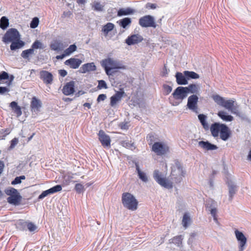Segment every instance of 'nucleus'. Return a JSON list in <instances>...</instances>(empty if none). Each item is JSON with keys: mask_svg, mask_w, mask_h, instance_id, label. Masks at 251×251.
<instances>
[{"mask_svg": "<svg viewBox=\"0 0 251 251\" xmlns=\"http://www.w3.org/2000/svg\"><path fill=\"white\" fill-rule=\"evenodd\" d=\"M198 119L205 131L210 130L211 135L216 139H221L226 141L231 136L230 128L225 124L215 122L209 126L206 121L207 116L203 114L198 115Z\"/></svg>", "mask_w": 251, "mask_h": 251, "instance_id": "nucleus-1", "label": "nucleus"}, {"mask_svg": "<svg viewBox=\"0 0 251 251\" xmlns=\"http://www.w3.org/2000/svg\"><path fill=\"white\" fill-rule=\"evenodd\" d=\"M213 100L218 104L224 107L236 116L241 117V114L239 111V105L232 100H226L218 95L212 96Z\"/></svg>", "mask_w": 251, "mask_h": 251, "instance_id": "nucleus-2", "label": "nucleus"}, {"mask_svg": "<svg viewBox=\"0 0 251 251\" xmlns=\"http://www.w3.org/2000/svg\"><path fill=\"white\" fill-rule=\"evenodd\" d=\"M101 65L104 68L106 74L108 76L112 75L116 72L115 71H112L113 70L125 69V67L120 62L111 58L103 59L101 61Z\"/></svg>", "mask_w": 251, "mask_h": 251, "instance_id": "nucleus-3", "label": "nucleus"}, {"mask_svg": "<svg viewBox=\"0 0 251 251\" xmlns=\"http://www.w3.org/2000/svg\"><path fill=\"white\" fill-rule=\"evenodd\" d=\"M5 194L8 196L7 201L10 204L18 206L22 203V196L18 191L13 187H8L4 190Z\"/></svg>", "mask_w": 251, "mask_h": 251, "instance_id": "nucleus-4", "label": "nucleus"}, {"mask_svg": "<svg viewBox=\"0 0 251 251\" xmlns=\"http://www.w3.org/2000/svg\"><path fill=\"white\" fill-rule=\"evenodd\" d=\"M122 203L125 207L131 211L137 209L138 201L131 194L125 192L122 196Z\"/></svg>", "mask_w": 251, "mask_h": 251, "instance_id": "nucleus-5", "label": "nucleus"}, {"mask_svg": "<svg viewBox=\"0 0 251 251\" xmlns=\"http://www.w3.org/2000/svg\"><path fill=\"white\" fill-rule=\"evenodd\" d=\"M185 172L183 170V168L181 164L178 161H176L172 167V171L171 173V179H172L175 183H179L182 180L184 177Z\"/></svg>", "mask_w": 251, "mask_h": 251, "instance_id": "nucleus-6", "label": "nucleus"}, {"mask_svg": "<svg viewBox=\"0 0 251 251\" xmlns=\"http://www.w3.org/2000/svg\"><path fill=\"white\" fill-rule=\"evenodd\" d=\"M153 177L155 181L161 186L168 189L173 188V183L164 177V176L158 170L154 171Z\"/></svg>", "mask_w": 251, "mask_h": 251, "instance_id": "nucleus-7", "label": "nucleus"}, {"mask_svg": "<svg viewBox=\"0 0 251 251\" xmlns=\"http://www.w3.org/2000/svg\"><path fill=\"white\" fill-rule=\"evenodd\" d=\"M151 151L157 155L161 156L169 151V147L163 143L157 142L152 145Z\"/></svg>", "mask_w": 251, "mask_h": 251, "instance_id": "nucleus-8", "label": "nucleus"}, {"mask_svg": "<svg viewBox=\"0 0 251 251\" xmlns=\"http://www.w3.org/2000/svg\"><path fill=\"white\" fill-rule=\"evenodd\" d=\"M20 39V34L15 28H10L7 31L2 38V41L5 43L18 41Z\"/></svg>", "mask_w": 251, "mask_h": 251, "instance_id": "nucleus-9", "label": "nucleus"}, {"mask_svg": "<svg viewBox=\"0 0 251 251\" xmlns=\"http://www.w3.org/2000/svg\"><path fill=\"white\" fill-rule=\"evenodd\" d=\"M139 24L142 27L156 28L157 26L154 18L151 15H146L140 18L139 20Z\"/></svg>", "mask_w": 251, "mask_h": 251, "instance_id": "nucleus-10", "label": "nucleus"}, {"mask_svg": "<svg viewBox=\"0 0 251 251\" xmlns=\"http://www.w3.org/2000/svg\"><path fill=\"white\" fill-rule=\"evenodd\" d=\"M187 89L182 86L177 87L172 93L173 98L176 100L182 101L187 96Z\"/></svg>", "mask_w": 251, "mask_h": 251, "instance_id": "nucleus-11", "label": "nucleus"}, {"mask_svg": "<svg viewBox=\"0 0 251 251\" xmlns=\"http://www.w3.org/2000/svg\"><path fill=\"white\" fill-rule=\"evenodd\" d=\"M198 100L199 98L196 95H192L188 98L187 103L188 108L196 113H199Z\"/></svg>", "mask_w": 251, "mask_h": 251, "instance_id": "nucleus-12", "label": "nucleus"}, {"mask_svg": "<svg viewBox=\"0 0 251 251\" xmlns=\"http://www.w3.org/2000/svg\"><path fill=\"white\" fill-rule=\"evenodd\" d=\"M235 235L239 243V251H243L247 243V238L242 232L237 229L235 230Z\"/></svg>", "mask_w": 251, "mask_h": 251, "instance_id": "nucleus-13", "label": "nucleus"}, {"mask_svg": "<svg viewBox=\"0 0 251 251\" xmlns=\"http://www.w3.org/2000/svg\"><path fill=\"white\" fill-rule=\"evenodd\" d=\"M99 139L102 146L104 148L110 147L111 139L109 135H107L104 131L100 130L98 133Z\"/></svg>", "mask_w": 251, "mask_h": 251, "instance_id": "nucleus-14", "label": "nucleus"}, {"mask_svg": "<svg viewBox=\"0 0 251 251\" xmlns=\"http://www.w3.org/2000/svg\"><path fill=\"white\" fill-rule=\"evenodd\" d=\"M125 95V93L123 89H121L119 91H117L110 99V106L111 107H115Z\"/></svg>", "mask_w": 251, "mask_h": 251, "instance_id": "nucleus-15", "label": "nucleus"}, {"mask_svg": "<svg viewBox=\"0 0 251 251\" xmlns=\"http://www.w3.org/2000/svg\"><path fill=\"white\" fill-rule=\"evenodd\" d=\"M40 78L46 84H50L52 83L53 77L52 74L47 71L42 70L39 72Z\"/></svg>", "mask_w": 251, "mask_h": 251, "instance_id": "nucleus-16", "label": "nucleus"}, {"mask_svg": "<svg viewBox=\"0 0 251 251\" xmlns=\"http://www.w3.org/2000/svg\"><path fill=\"white\" fill-rule=\"evenodd\" d=\"M66 47V45L59 40H54L52 41L50 45V50L57 52H60L64 50V49Z\"/></svg>", "mask_w": 251, "mask_h": 251, "instance_id": "nucleus-17", "label": "nucleus"}, {"mask_svg": "<svg viewBox=\"0 0 251 251\" xmlns=\"http://www.w3.org/2000/svg\"><path fill=\"white\" fill-rule=\"evenodd\" d=\"M62 186L60 185H55L50 189L44 191L38 197V199L40 200L43 199L49 194H53L58 192H60L62 190Z\"/></svg>", "mask_w": 251, "mask_h": 251, "instance_id": "nucleus-18", "label": "nucleus"}, {"mask_svg": "<svg viewBox=\"0 0 251 251\" xmlns=\"http://www.w3.org/2000/svg\"><path fill=\"white\" fill-rule=\"evenodd\" d=\"M143 40V37L138 34H133L129 36L126 40V43L129 46L137 44Z\"/></svg>", "mask_w": 251, "mask_h": 251, "instance_id": "nucleus-19", "label": "nucleus"}, {"mask_svg": "<svg viewBox=\"0 0 251 251\" xmlns=\"http://www.w3.org/2000/svg\"><path fill=\"white\" fill-rule=\"evenodd\" d=\"M81 63L82 61L81 59L75 58H71L66 60L64 62L65 65L69 66L73 69L78 68Z\"/></svg>", "mask_w": 251, "mask_h": 251, "instance_id": "nucleus-20", "label": "nucleus"}, {"mask_svg": "<svg viewBox=\"0 0 251 251\" xmlns=\"http://www.w3.org/2000/svg\"><path fill=\"white\" fill-rule=\"evenodd\" d=\"M75 83L74 81L66 83L63 87V93L66 96L73 94L75 92Z\"/></svg>", "mask_w": 251, "mask_h": 251, "instance_id": "nucleus-21", "label": "nucleus"}, {"mask_svg": "<svg viewBox=\"0 0 251 251\" xmlns=\"http://www.w3.org/2000/svg\"><path fill=\"white\" fill-rule=\"evenodd\" d=\"M42 106V103L40 100L37 99L35 97H33L30 103V108L32 111L39 112Z\"/></svg>", "mask_w": 251, "mask_h": 251, "instance_id": "nucleus-22", "label": "nucleus"}, {"mask_svg": "<svg viewBox=\"0 0 251 251\" xmlns=\"http://www.w3.org/2000/svg\"><path fill=\"white\" fill-rule=\"evenodd\" d=\"M199 145L201 148L206 151H213L218 149L216 145L212 144L208 141H200Z\"/></svg>", "mask_w": 251, "mask_h": 251, "instance_id": "nucleus-23", "label": "nucleus"}, {"mask_svg": "<svg viewBox=\"0 0 251 251\" xmlns=\"http://www.w3.org/2000/svg\"><path fill=\"white\" fill-rule=\"evenodd\" d=\"M96 69V66L94 63H87L83 64L81 67L80 71L81 73H86L90 71H94Z\"/></svg>", "mask_w": 251, "mask_h": 251, "instance_id": "nucleus-24", "label": "nucleus"}, {"mask_svg": "<svg viewBox=\"0 0 251 251\" xmlns=\"http://www.w3.org/2000/svg\"><path fill=\"white\" fill-rule=\"evenodd\" d=\"M14 78V76L13 75H11L10 77L7 73L3 71L0 73V81L2 80L8 79L6 82V84L7 86H10L12 83Z\"/></svg>", "mask_w": 251, "mask_h": 251, "instance_id": "nucleus-25", "label": "nucleus"}, {"mask_svg": "<svg viewBox=\"0 0 251 251\" xmlns=\"http://www.w3.org/2000/svg\"><path fill=\"white\" fill-rule=\"evenodd\" d=\"M176 81L178 85H186L188 84V79L185 75L180 72H177L176 74Z\"/></svg>", "mask_w": 251, "mask_h": 251, "instance_id": "nucleus-26", "label": "nucleus"}, {"mask_svg": "<svg viewBox=\"0 0 251 251\" xmlns=\"http://www.w3.org/2000/svg\"><path fill=\"white\" fill-rule=\"evenodd\" d=\"M135 13V10L130 7L126 8H120L117 13L118 16L121 17L133 14Z\"/></svg>", "mask_w": 251, "mask_h": 251, "instance_id": "nucleus-27", "label": "nucleus"}, {"mask_svg": "<svg viewBox=\"0 0 251 251\" xmlns=\"http://www.w3.org/2000/svg\"><path fill=\"white\" fill-rule=\"evenodd\" d=\"M218 116L225 121L231 122L233 121V117L229 115H227L226 113L224 111H220L217 114Z\"/></svg>", "mask_w": 251, "mask_h": 251, "instance_id": "nucleus-28", "label": "nucleus"}, {"mask_svg": "<svg viewBox=\"0 0 251 251\" xmlns=\"http://www.w3.org/2000/svg\"><path fill=\"white\" fill-rule=\"evenodd\" d=\"M10 107L13 109L14 112L16 114L17 117L20 116L22 114V112L20 106L18 105L16 101H12L10 104Z\"/></svg>", "mask_w": 251, "mask_h": 251, "instance_id": "nucleus-29", "label": "nucleus"}, {"mask_svg": "<svg viewBox=\"0 0 251 251\" xmlns=\"http://www.w3.org/2000/svg\"><path fill=\"white\" fill-rule=\"evenodd\" d=\"M135 166H136V171H137V173L138 174V176L139 178L141 180H142L143 182H146L148 181V179L147 176H146V173L144 172H142L140 169L138 164H136Z\"/></svg>", "mask_w": 251, "mask_h": 251, "instance_id": "nucleus-30", "label": "nucleus"}, {"mask_svg": "<svg viewBox=\"0 0 251 251\" xmlns=\"http://www.w3.org/2000/svg\"><path fill=\"white\" fill-rule=\"evenodd\" d=\"M183 74L188 79H196L200 78L199 75L193 71H185L183 72Z\"/></svg>", "mask_w": 251, "mask_h": 251, "instance_id": "nucleus-31", "label": "nucleus"}, {"mask_svg": "<svg viewBox=\"0 0 251 251\" xmlns=\"http://www.w3.org/2000/svg\"><path fill=\"white\" fill-rule=\"evenodd\" d=\"M10 45V49L14 50L22 48L24 45V42L20 39L18 41H13Z\"/></svg>", "mask_w": 251, "mask_h": 251, "instance_id": "nucleus-32", "label": "nucleus"}, {"mask_svg": "<svg viewBox=\"0 0 251 251\" xmlns=\"http://www.w3.org/2000/svg\"><path fill=\"white\" fill-rule=\"evenodd\" d=\"M183 236L182 235L176 236L170 240V242L176 245L178 247L182 245Z\"/></svg>", "mask_w": 251, "mask_h": 251, "instance_id": "nucleus-33", "label": "nucleus"}, {"mask_svg": "<svg viewBox=\"0 0 251 251\" xmlns=\"http://www.w3.org/2000/svg\"><path fill=\"white\" fill-rule=\"evenodd\" d=\"M185 87L187 88L186 90L187 94L189 93L192 94L198 93L199 90V86L196 84H191L188 87Z\"/></svg>", "mask_w": 251, "mask_h": 251, "instance_id": "nucleus-34", "label": "nucleus"}, {"mask_svg": "<svg viewBox=\"0 0 251 251\" xmlns=\"http://www.w3.org/2000/svg\"><path fill=\"white\" fill-rule=\"evenodd\" d=\"M115 27L114 25L111 23H108L105 25H103L102 28V31L104 34L106 35L109 32L112 31Z\"/></svg>", "mask_w": 251, "mask_h": 251, "instance_id": "nucleus-35", "label": "nucleus"}, {"mask_svg": "<svg viewBox=\"0 0 251 251\" xmlns=\"http://www.w3.org/2000/svg\"><path fill=\"white\" fill-rule=\"evenodd\" d=\"M119 25L124 28H126L131 24V20L129 18H124L119 21Z\"/></svg>", "mask_w": 251, "mask_h": 251, "instance_id": "nucleus-36", "label": "nucleus"}, {"mask_svg": "<svg viewBox=\"0 0 251 251\" xmlns=\"http://www.w3.org/2000/svg\"><path fill=\"white\" fill-rule=\"evenodd\" d=\"M191 222L190 217L189 216L188 213H185L183 217L182 221V224L183 226L186 228Z\"/></svg>", "mask_w": 251, "mask_h": 251, "instance_id": "nucleus-37", "label": "nucleus"}, {"mask_svg": "<svg viewBox=\"0 0 251 251\" xmlns=\"http://www.w3.org/2000/svg\"><path fill=\"white\" fill-rule=\"evenodd\" d=\"M22 225L24 226H26L28 230L30 232H33L37 229V226L32 222H24Z\"/></svg>", "mask_w": 251, "mask_h": 251, "instance_id": "nucleus-38", "label": "nucleus"}, {"mask_svg": "<svg viewBox=\"0 0 251 251\" xmlns=\"http://www.w3.org/2000/svg\"><path fill=\"white\" fill-rule=\"evenodd\" d=\"M9 25L8 19L5 17H2L0 21V27L2 29H5Z\"/></svg>", "mask_w": 251, "mask_h": 251, "instance_id": "nucleus-39", "label": "nucleus"}, {"mask_svg": "<svg viewBox=\"0 0 251 251\" xmlns=\"http://www.w3.org/2000/svg\"><path fill=\"white\" fill-rule=\"evenodd\" d=\"M77 49V47L75 44L70 45L67 49L64 50V51L67 56H69L75 51Z\"/></svg>", "mask_w": 251, "mask_h": 251, "instance_id": "nucleus-40", "label": "nucleus"}, {"mask_svg": "<svg viewBox=\"0 0 251 251\" xmlns=\"http://www.w3.org/2000/svg\"><path fill=\"white\" fill-rule=\"evenodd\" d=\"M228 186L229 188V197L230 199L232 200L233 196L236 193V186L229 182H228Z\"/></svg>", "mask_w": 251, "mask_h": 251, "instance_id": "nucleus-41", "label": "nucleus"}, {"mask_svg": "<svg viewBox=\"0 0 251 251\" xmlns=\"http://www.w3.org/2000/svg\"><path fill=\"white\" fill-rule=\"evenodd\" d=\"M34 53V50L33 49H29L23 50L21 53V56L25 59L28 58L29 55L33 54Z\"/></svg>", "mask_w": 251, "mask_h": 251, "instance_id": "nucleus-42", "label": "nucleus"}, {"mask_svg": "<svg viewBox=\"0 0 251 251\" xmlns=\"http://www.w3.org/2000/svg\"><path fill=\"white\" fill-rule=\"evenodd\" d=\"M103 6L97 1H94L92 5V8L94 10L101 11L103 10Z\"/></svg>", "mask_w": 251, "mask_h": 251, "instance_id": "nucleus-43", "label": "nucleus"}, {"mask_svg": "<svg viewBox=\"0 0 251 251\" xmlns=\"http://www.w3.org/2000/svg\"><path fill=\"white\" fill-rule=\"evenodd\" d=\"M32 49H44V47L42 43L38 40L35 41L32 45Z\"/></svg>", "mask_w": 251, "mask_h": 251, "instance_id": "nucleus-44", "label": "nucleus"}, {"mask_svg": "<svg viewBox=\"0 0 251 251\" xmlns=\"http://www.w3.org/2000/svg\"><path fill=\"white\" fill-rule=\"evenodd\" d=\"M11 132V129L7 128L5 129H1L0 130V134L2 135V139H4L7 135L10 134Z\"/></svg>", "mask_w": 251, "mask_h": 251, "instance_id": "nucleus-45", "label": "nucleus"}, {"mask_svg": "<svg viewBox=\"0 0 251 251\" xmlns=\"http://www.w3.org/2000/svg\"><path fill=\"white\" fill-rule=\"evenodd\" d=\"M25 179V176H17L14 180L11 182V184L16 185L21 183V180H24Z\"/></svg>", "mask_w": 251, "mask_h": 251, "instance_id": "nucleus-46", "label": "nucleus"}, {"mask_svg": "<svg viewBox=\"0 0 251 251\" xmlns=\"http://www.w3.org/2000/svg\"><path fill=\"white\" fill-rule=\"evenodd\" d=\"M39 20L37 17L34 18L30 23V26L32 28H35L37 27L39 25Z\"/></svg>", "mask_w": 251, "mask_h": 251, "instance_id": "nucleus-47", "label": "nucleus"}, {"mask_svg": "<svg viewBox=\"0 0 251 251\" xmlns=\"http://www.w3.org/2000/svg\"><path fill=\"white\" fill-rule=\"evenodd\" d=\"M75 190L78 193H82L84 190V186L80 183H76L75 185Z\"/></svg>", "mask_w": 251, "mask_h": 251, "instance_id": "nucleus-48", "label": "nucleus"}, {"mask_svg": "<svg viewBox=\"0 0 251 251\" xmlns=\"http://www.w3.org/2000/svg\"><path fill=\"white\" fill-rule=\"evenodd\" d=\"M98 88L100 89L104 88L107 89V86L106 82L103 80H100L98 81Z\"/></svg>", "mask_w": 251, "mask_h": 251, "instance_id": "nucleus-49", "label": "nucleus"}, {"mask_svg": "<svg viewBox=\"0 0 251 251\" xmlns=\"http://www.w3.org/2000/svg\"><path fill=\"white\" fill-rule=\"evenodd\" d=\"M163 90L165 95H168L171 92L172 90V88L171 86L168 85L164 84L163 85Z\"/></svg>", "mask_w": 251, "mask_h": 251, "instance_id": "nucleus-50", "label": "nucleus"}, {"mask_svg": "<svg viewBox=\"0 0 251 251\" xmlns=\"http://www.w3.org/2000/svg\"><path fill=\"white\" fill-rule=\"evenodd\" d=\"M210 213L212 215V216H213L214 220L216 222H218V219H217V215H216V214H217L216 208H214L211 209V210L210 211Z\"/></svg>", "mask_w": 251, "mask_h": 251, "instance_id": "nucleus-51", "label": "nucleus"}, {"mask_svg": "<svg viewBox=\"0 0 251 251\" xmlns=\"http://www.w3.org/2000/svg\"><path fill=\"white\" fill-rule=\"evenodd\" d=\"M154 136L152 134H149L147 137V139L150 146H152L153 144Z\"/></svg>", "mask_w": 251, "mask_h": 251, "instance_id": "nucleus-52", "label": "nucleus"}, {"mask_svg": "<svg viewBox=\"0 0 251 251\" xmlns=\"http://www.w3.org/2000/svg\"><path fill=\"white\" fill-rule=\"evenodd\" d=\"M18 143V139L17 138H13L10 142V148L13 149Z\"/></svg>", "mask_w": 251, "mask_h": 251, "instance_id": "nucleus-53", "label": "nucleus"}, {"mask_svg": "<svg viewBox=\"0 0 251 251\" xmlns=\"http://www.w3.org/2000/svg\"><path fill=\"white\" fill-rule=\"evenodd\" d=\"M146 7L148 9H154L157 7V5L155 3L148 2L146 4Z\"/></svg>", "mask_w": 251, "mask_h": 251, "instance_id": "nucleus-54", "label": "nucleus"}, {"mask_svg": "<svg viewBox=\"0 0 251 251\" xmlns=\"http://www.w3.org/2000/svg\"><path fill=\"white\" fill-rule=\"evenodd\" d=\"M9 91V89L6 87H0V94L1 95H3L5 93H8Z\"/></svg>", "mask_w": 251, "mask_h": 251, "instance_id": "nucleus-55", "label": "nucleus"}, {"mask_svg": "<svg viewBox=\"0 0 251 251\" xmlns=\"http://www.w3.org/2000/svg\"><path fill=\"white\" fill-rule=\"evenodd\" d=\"M120 127L121 129H127L129 127L128 122H123L120 124Z\"/></svg>", "mask_w": 251, "mask_h": 251, "instance_id": "nucleus-56", "label": "nucleus"}, {"mask_svg": "<svg viewBox=\"0 0 251 251\" xmlns=\"http://www.w3.org/2000/svg\"><path fill=\"white\" fill-rule=\"evenodd\" d=\"M106 96L105 94H100L99 95L98 98H97V101L98 102H100V101H103L105 100L106 99Z\"/></svg>", "mask_w": 251, "mask_h": 251, "instance_id": "nucleus-57", "label": "nucleus"}, {"mask_svg": "<svg viewBox=\"0 0 251 251\" xmlns=\"http://www.w3.org/2000/svg\"><path fill=\"white\" fill-rule=\"evenodd\" d=\"M168 74V71L167 69L166 66L165 65L163 69V71L162 72L161 75L162 76H166Z\"/></svg>", "mask_w": 251, "mask_h": 251, "instance_id": "nucleus-58", "label": "nucleus"}, {"mask_svg": "<svg viewBox=\"0 0 251 251\" xmlns=\"http://www.w3.org/2000/svg\"><path fill=\"white\" fill-rule=\"evenodd\" d=\"M58 73L60 76L62 77L65 76L67 75V72L65 70H60L58 71Z\"/></svg>", "mask_w": 251, "mask_h": 251, "instance_id": "nucleus-59", "label": "nucleus"}, {"mask_svg": "<svg viewBox=\"0 0 251 251\" xmlns=\"http://www.w3.org/2000/svg\"><path fill=\"white\" fill-rule=\"evenodd\" d=\"M72 13L70 11L64 12L62 15V18H65L67 17H70Z\"/></svg>", "mask_w": 251, "mask_h": 251, "instance_id": "nucleus-60", "label": "nucleus"}, {"mask_svg": "<svg viewBox=\"0 0 251 251\" xmlns=\"http://www.w3.org/2000/svg\"><path fill=\"white\" fill-rule=\"evenodd\" d=\"M4 167V164L2 161L0 160V175L3 172Z\"/></svg>", "mask_w": 251, "mask_h": 251, "instance_id": "nucleus-61", "label": "nucleus"}, {"mask_svg": "<svg viewBox=\"0 0 251 251\" xmlns=\"http://www.w3.org/2000/svg\"><path fill=\"white\" fill-rule=\"evenodd\" d=\"M65 56H67L66 54H65V53L64 52L63 53H62V54L61 55H57L56 56V58L58 60L59 59H62L63 58H64Z\"/></svg>", "mask_w": 251, "mask_h": 251, "instance_id": "nucleus-62", "label": "nucleus"}, {"mask_svg": "<svg viewBox=\"0 0 251 251\" xmlns=\"http://www.w3.org/2000/svg\"><path fill=\"white\" fill-rule=\"evenodd\" d=\"M122 145L123 147L128 148L131 145L129 143L126 141H123L122 142Z\"/></svg>", "mask_w": 251, "mask_h": 251, "instance_id": "nucleus-63", "label": "nucleus"}, {"mask_svg": "<svg viewBox=\"0 0 251 251\" xmlns=\"http://www.w3.org/2000/svg\"><path fill=\"white\" fill-rule=\"evenodd\" d=\"M83 106L84 107H86L88 108L89 109H90L91 108V104L90 103H88V102H85L83 104Z\"/></svg>", "mask_w": 251, "mask_h": 251, "instance_id": "nucleus-64", "label": "nucleus"}]
</instances>
